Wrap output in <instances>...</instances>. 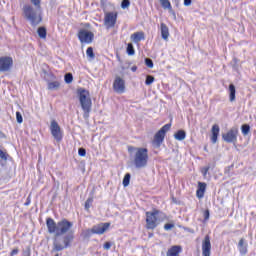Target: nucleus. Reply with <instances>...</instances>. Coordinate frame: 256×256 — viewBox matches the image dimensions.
I'll return each instance as SVG.
<instances>
[{
  "mask_svg": "<svg viewBox=\"0 0 256 256\" xmlns=\"http://www.w3.org/2000/svg\"><path fill=\"white\" fill-rule=\"evenodd\" d=\"M185 137H187V133H185V130H179L177 133L174 134V139H176V141H185Z\"/></svg>",
  "mask_w": 256,
  "mask_h": 256,
  "instance_id": "4be33fe9",
  "label": "nucleus"
},
{
  "mask_svg": "<svg viewBox=\"0 0 256 256\" xmlns=\"http://www.w3.org/2000/svg\"><path fill=\"white\" fill-rule=\"evenodd\" d=\"M37 33L40 39H47V29L45 27H39Z\"/></svg>",
  "mask_w": 256,
  "mask_h": 256,
  "instance_id": "393cba45",
  "label": "nucleus"
},
{
  "mask_svg": "<svg viewBox=\"0 0 256 256\" xmlns=\"http://www.w3.org/2000/svg\"><path fill=\"white\" fill-rule=\"evenodd\" d=\"M209 210L204 211V220L209 221Z\"/></svg>",
  "mask_w": 256,
  "mask_h": 256,
  "instance_id": "a19ab883",
  "label": "nucleus"
},
{
  "mask_svg": "<svg viewBox=\"0 0 256 256\" xmlns=\"http://www.w3.org/2000/svg\"><path fill=\"white\" fill-rule=\"evenodd\" d=\"M161 6L163 7V9H171V2L169 0H160Z\"/></svg>",
  "mask_w": 256,
  "mask_h": 256,
  "instance_id": "cd10ccee",
  "label": "nucleus"
},
{
  "mask_svg": "<svg viewBox=\"0 0 256 256\" xmlns=\"http://www.w3.org/2000/svg\"><path fill=\"white\" fill-rule=\"evenodd\" d=\"M247 242H245V239L241 238L238 243V249L241 255H247Z\"/></svg>",
  "mask_w": 256,
  "mask_h": 256,
  "instance_id": "f3484780",
  "label": "nucleus"
},
{
  "mask_svg": "<svg viewBox=\"0 0 256 256\" xmlns=\"http://www.w3.org/2000/svg\"><path fill=\"white\" fill-rule=\"evenodd\" d=\"M23 15L29 23L35 27L43 21V8L32 6V5H25L23 7Z\"/></svg>",
  "mask_w": 256,
  "mask_h": 256,
  "instance_id": "f03ea898",
  "label": "nucleus"
},
{
  "mask_svg": "<svg viewBox=\"0 0 256 256\" xmlns=\"http://www.w3.org/2000/svg\"><path fill=\"white\" fill-rule=\"evenodd\" d=\"M179 253H181V246H172L168 250L167 256H179Z\"/></svg>",
  "mask_w": 256,
  "mask_h": 256,
  "instance_id": "aec40b11",
  "label": "nucleus"
},
{
  "mask_svg": "<svg viewBox=\"0 0 256 256\" xmlns=\"http://www.w3.org/2000/svg\"><path fill=\"white\" fill-rule=\"evenodd\" d=\"M111 227L110 223H100L92 227L94 235H103Z\"/></svg>",
  "mask_w": 256,
  "mask_h": 256,
  "instance_id": "4468645a",
  "label": "nucleus"
},
{
  "mask_svg": "<svg viewBox=\"0 0 256 256\" xmlns=\"http://www.w3.org/2000/svg\"><path fill=\"white\" fill-rule=\"evenodd\" d=\"M147 161H149V154L147 148H137L134 157V165L137 169H143L147 167Z\"/></svg>",
  "mask_w": 256,
  "mask_h": 256,
  "instance_id": "20e7f679",
  "label": "nucleus"
},
{
  "mask_svg": "<svg viewBox=\"0 0 256 256\" xmlns=\"http://www.w3.org/2000/svg\"><path fill=\"white\" fill-rule=\"evenodd\" d=\"M219 131H221V129L219 128V126L217 124H214L212 126V129H211V133H212V136H211V141L212 143L215 145V143H217V139L219 137Z\"/></svg>",
  "mask_w": 256,
  "mask_h": 256,
  "instance_id": "dca6fc26",
  "label": "nucleus"
},
{
  "mask_svg": "<svg viewBox=\"0 0 256 256\" xmlns=\"http://www.w3.org/2000/svg\"><path fill=\"white\" fill-rule=\"evenodd\" d=\"M202 256H211V238L206 235L202 242Z\"/></svg>",
  "mask_w": 256,
  "mask_h": 256,
  "instance_id": "ddd939ff",
  "label": "nucleus"
},
{
  "mask_svg": "<svg viewBox=\"0 0 256 256\" xmlns=\"http://www.w3.org/2000/svg\"><path fill=\"white\" fill-rule=\"evenodd\" d=\"M169 13L174 17V19H177V15L175 14V11H173V8L169 9Z\"/></svg>",
  "mask_w": 256,
  "mask_h": 256,
  "instance_id": "79ce46f5",
  "label": "nucleus"
},
{
  "mask_svg": "<svg viewBox=\"0 0 256 256\" xmlns=\"http://www.w3.org/2000/svg\"><path fill=\"white\" fill-rule=\"evenodd\" d=\"M184 5H185V7H190L191 0H184Z\"/></svg>",
  "mask_w": 256,
  "mask_h": 256,
  "instance_id": "c03bdc74",
  "label": "nucleus"
},
{
  "mask_svg": "<svg viewBox=\"0 0 256 256\" xmlns=\"http://www.w3.org/2000/svg\"><path fill=\"white\" fill-rule=\"evenodd\" d=\"M46 227L48 229V233L55 236L53 241V251H63V249H67V247H69L73 241V235L68 234L63 238L59 237H61V235H65V233H68L71 227H73V222L63 219L56 223L52 218H47Z\"/></svg>",
  "mask_w": 256,
  "mask_h": 256,
  "instance_id": "f257e3e1",
  "label": "nucleus"
},
{
  "mask_svg": "<svg viewBox=\"0 0 256 256\" xmlns=\"http://www.w3.org/2000/svg\"><path fill=\"white\" fill-rule=\"evenodd\" d=\"M250 131H251V126H249V124H244L241 126V132H242V135H244V137H247Z\"/></svg>",
  "mask_w": 256,
  "mask_h": 256,
  "instance_id": "a878e982",
  "label": "nucleus"
},
{
  "mask_svg": "<svg viewBox=\"0 0 256 256\" xmlns=\"http://www.w3.org/2000/svg\"><path fill=\"white\" fill-rule=\"evenodd\" d=\"M59 87H61V83H59V81H54V82L48 83V89L50 91H57V89H59Z\"/></svg>",
  "mask_w": 256,
  "mask_h": 256,
  "instance_id": "b1692460",
  "label": "nucleus"
},
{
  "mask_svg": "<svg viewBox=\"0 0 256 256\" xmlns=\"http://www.w3.org/2000/svg\"><path fill=\"white\" fill-rule=\"evenodd\" d=\"M78 155L80 157H85V155H87V150H85V148H79Z\"/></svg>",
  "mask_w": 256,
  "mask_h": 256,
  "instance_id": "e433bc0d",
  "label": "nucleus"
},
{
  "mask_svg": "<svg viewBox=\"0 0 256 256\" xmlns=\"http://www.w3.org/2000/svg\"><path fill=\"white\" fill-rule=\"evenodd\" d=\"M29 203H30V202H29V201H27V202L25 203V205H29Z\"/></svg>",
  "mask_w": 256,
  "mask_h": 256,
  "instance_id": "8fccbe9b",
  "label": "nucleus"
},
{
  "mask_svg": "<svg viewBox=\"0 0 256 256\" xmlns=\"http://www.w3.org/2000/svg\"><path fill=\"white\" fill-rule=\"evenodd\" d=\"M115 93L123 94L125 92V80L121 76H116L113 82Z\"/></svg>",
  "mask_w": 256,
  "mask_h": 256,
  "instance_id": "f8f14e48",
  "label": "nucleus"
},
{
  "mask_svg": "<svg viewBox=\"0 0 256 256\" xmlns=\"http://www.w3.org/2000/svg\"><path fill=\"white\" fill-rule=\"evenodd\" d=\"M50 131L52 137L57 141L58 143L62 141L63 139V132L61 131V126H59V123L57 121L52 120L50 124Z\"/></svg>",
  "mask_w": 256,
  "mask_h": 256,
  "instance_id": "0eeeda50",
  "label": "nucleus"
},
{
  "mask_svg": "<svg viewBox=\"0 0 256 256\" xmlns=\"http://www.w3.org/2000/svg\"><path fill=\"white\" fill-rule=\"evenodd\" d=\"M103 247L106 251H109L111 249V242H106Z\"/></svg>",
  "mask_w": 256,
  "mask_h": 256,
  "instance_id": "ea45409f",
  "label": "nucleus"
},
{
  "mask_svg": "<svg viewBox=\"0 0 256 256\" xmlns=\"http://www.w3.org/2000/svg\"><path fill=\"white\" fill-rule=\"evenodd\" d=\"M127 54L128 55H135V48L131 43L127 45Z\"/></svg>",
  "mask_w": 256,
  "mask_h": 256,
  "instance_id": "7c9ffc66",
  "label": "nucleus"
},
{
  "mask_svg": "<svg viewBox=\"0 0 256 256\" xmlns=\"http://www.w3.org/2000/svg\"><path fill=\"white\" fill-rule=\"evenodd\" d=\"M131 41L133 43H139L141 41H145V33L143 32H135L130 36Z\"/></svg>",
  "mask_w": 256,
  "mask_h": 256,
  "instance_id": "2eb2a0df",
  "label": "nucleus"
},
{
  "mask_svg": "<svg viewBox=\"0 0 256 256\" xmlns=\"http://www.w3.org/2000/svg\"><path fill=\"white\" fill-rule=\"evenodd\" d=\"M19 253V249L15 248L11 252V256L17 255Z\"/></svg>",
  "mask_w": 256,
  "mask_h": 256,
  "instance_id": "37998d69",
  "label": "nucleus"
},
{
  "mask_svg": "<svg viewBox=\"0 0 256 256\" xmlns=\"http://www.w3.org/2000/svg\"><path fill=\"white\" fill-rule=\"evenodd\" d=\"M95 37V35L93 34V32L86 30V29H81L78 32V39L81 43H93V38Z\"/></svg>",
  "mask_w": 256,
  "mask_h": 256,
  "instance_id": "9d476101",
  "label": "nucleus"
},
{
  "mask_svg": "<svg viewBox=\"0 0 256 256\" xmlns=\"http://www.w3.org/2000/svg\"><path fill=\"white\" fill-rule=\"evenodd\" d=\"M163 214L158 210L146 212V229H156V227L163 221L161 218Z\"/></svg>",
  "mask_w": 256,
  "mask_h": 256,
  "instance_id": "39448f33",
  "label": "nucleus"
},
{
  "mask_svg": "<svg viewBox=\"0 0 256 256\" xmlns=\"http://www.w3.org/2000/svg\"><path fill=\"white\" fill-rule=\"evenodd\" d=\"M130 6H131V2L129 0H123L121 3L122 9H129Z\"/></svg>",
  "mask_w": 256,
  "mask_h": 256,
  "instance_id": "473e14b6",
  "label": "nucleus"
},
{
  "mask_svg": "<svg viewBox=\"0 0 256 256\" xmlns=\"http://www.w3.org/2000/svg\"><path fill=\"white\" fill-rule=\"evenodd\" d=\"M160 29L162 39H164V41H169V27H167L165 23H161Z\"/></svg>",
  "mask_w": 256,
  "mask_h": 256,
  "instance_id": "a211bd4d",
  "label": "nucleus"
},
{
  "mask_svg": "<svg viewBox=\"0 0 256 256\" xmlns=\"http://www.w3.org/2000/svg\"><path fill=\"white\" fill-rule=\"evenodd\" d=\"M86 55L90 59H95V53L93 52V48L88 47L87 50H86Z\"/></svg>",
  "mask_w": 256,
  "mask_h": 256,
  "instance_id": "c85d7f7f",
  "label": "nucleus"
},
{
  "mask_svg": "<svg viewBox=\"0 0 256 256\" xmlns=\"http://www.w3.org/2000/svg\"><path fill=\"white\" fill-rule=\"evenodd\" d=\"M207 188V184L203 182L198 183V189H197V197L198 199H203V196L205 195V189Z\"/></svg>",
  "mask_w": 256,
  "mask_h": 256,
  "instance_id": "6ab92c4d",
  "label": "nucleus"
},
{
  "mask_svg": "<svg viewBox=\"0 0 256 256\" xmlns=\"http://www.w3.org/2000/svg\"><path fill=\"white\" fill-rule=\"evenodd\" d=\"M65 83H73V74L67 73L64 76Z\"/></svg>",
  "mask_w": 256,
  "mask_h": 256,
  "instance_id": "2f4dec72",
  "label": "nucleus"
},
{
  "mask_svg": "<svg viewBox=\"0 0 256 256\" xmlns=\"http://www.w3.org/2000/svg\"><path fill=\"white\" fill-rule=\"evenodd\" d=\"M239 135V128L232 127L227 133L222 135L225 143H237V137Z\"/></svg>",
  "mask_w": 256,
  "mask_h": 256,
  "instance_id": "6e6552de",
  "label": "nucleus"
},
{
  "mask_svg": "<svg viewBox=\"0 0 256 256\" xmlns=\"http://www.w3.org/2000/svg\"><path fill=\"white\" fill-rule=\"evenodd\" d=\"M11 67H13L12 57H9V56L0 57V71L2 73L11 71Z\"/></svg>",
  "mask_w": 256,
  "mask_h": 256,
  "instance_id": "9b49d317",
  "label": "nucleus"
},
{
  "mask_svg": "<svg viewBox=\"0 0 256 256\" xmlns=\"http://www.w3.org/2000/svg\"><path fill=\"white\" fill-rule=\"evenodd\" d=\"M131 181V174L127 173L125 174L124 178H123V186L124 187H129V183Z\"/></svg>",
  "mask_w": 256,
  "mask_h": 256,
  "instance_id": "bb28decb",
  "label": "nucleus"
},
{
  "mask_svg": "<svg viewBox=\"0 0 256 256\" xmlns=\"http://www.w3.org/2000/svg\"><path fill=\"white\" fill-rule=\"evenodd\" d=\"M86 202H87V204H90V205H91V203H93V198H88V199L86 200Z\"/></svg>",
  "mask_w": 256,
  "mask_h": 256,
  "instance_id": "de8ad7c7",
  "label": "nucleus"
},
{
  "mask_svg": "<svg viewBox=\"0 0 256 256\" xmlns=\"http://www.w3.org/2000/svg\"><path fill=\"white\" fill-rule=\"evenodd\" d=\"M208 172H209V167H206L202 170L204 177H205V175H207Z\"/></svg>",
  "mask_w": 256,
  "mask_h": 256,
  "instance_id": "a18cd8bd",
  "label": "nucleus"
},
{
  "mask_svg": "<svg viewBox=\"0 0 256 256\" xmlns=\"http://www.w3.org/2000/svg\"><path fill=\"white\" fill-rule=\"evenodd\" d=\"M131 70H132L133 72H135V71H137V67H132Z\"/></svg>",
  "mask_w": 256,
  "mask_h": 256,
  "instance_id": "09e8293b",
  "label": "nucleus"
},
{
  "mask_svg": "<svg viewBox=\"0 0 256 256\" xmlns=\"http://www.w3.org/2000/svg\"><path fill=\"white\" fill-rule=\"evenodd\" d=\"M117 23V12H106L104 16V26L106 29H113Z\"/></svg>",
  "mask_w": 256,
  "mask_h": 256,
  "instance_id": "1a4fd4ad",
  "label": "nucleus"
},
{
  "mask_svg": "<svg viewBox=\"0 0 256 256\" xmlns=\"http://www.w3.org/2000/svg\"><path fill=\"white\" fill-rule=\"evenodd\" d=\"M34 7H41V0H30Z\"/></svg>",
  "mask_w": 256,
  "mask_h": 256,
  "instance_id": "58836bf2",
  "label": "nucleus"
},
{
  "mask_svg": "<svg viewBox=\"0 0 256 256\" xmlns=\"http://www.w3.org/2000/svg\"><path fill=\"white\" fill-rule=\"evenodd\" d=\"M16 120L19 124L23 123V115H21V112H16Z\"/></svg>",
  "mask_w": 256,
  "mask_h": 256,
  "instance_id": "c9c22d12",
  "label": "nucleus"
},
{
  "mask_svg": "<svg viewBox=\"0 0 256 256\" xmlns=\"http://www.w3.org/2000/svg\"><path fill=\"white\" fill-rule=\"evenodd\" d=\"M154 82H155V77H153L152 75L146 76L145 85H152V83Z\"/></svg>",
  "mask_w": 256,
  "mask_h": 256,
  "instance_id": "c756f323",
  "label": "nucleus"
},
{
  "mask_svg": "<svg viewBox=\"0 0 256 256\" xmlns=\"http://www.w3.org/2000/svg\"><path fill=\"white\" fill-rule=\"evenodd\" d=\"M91 235H95V233L93 232V228L88 229V230L83 232V236L86 237V238L91 237Z\"/></svg>",
  "mask_w": 256,
  "mask_h": 256,
  "instance_id": "72a5a7b5",
  "label": "nucleus"
},
{
  "mask_svg": "<svg viewBox=\"0 0 256 256\" xmlns=\"http://www.w3.org/2000/svg\"><path fill=\"white\" fill-rule=\"evenodd\" d=\"M145 65H147L149 69H153V60H151V58H146Z\"/></svg>",
  "mask_w": 256,
  "mask_h": 256,
  "instance_id": "f704fd0d",
  "label": "nucleus"
},
{
  "mask_svg": "<svg viewBox=\"0 0 256 256\" xmlns=\"http://www.w3.org/2000/svg\"><path fill=\"white\" fill-rule=\"evenodd\" d=\"M90 207H91V204H87V202H85V209H86V211H89Z\"/></svg>",
  "mask_w": 256,
  "mask_h": 256,
  "instance_id": "49530a36",
  "label": "nucleus"
},
{
  "mask_svg": "<svg viewBox=\"0 0 256 256\" xmlns=\"http://www.w3.org/2000/svg\"><path fill=\"white\" fill-rule=\"evenodd\" d=\"M8 157H9V154H7V152L0 149V165L2 167H5L7 165Z\"/></svg>",
  "mask_w": 256,
  "mask_h": 256,
  "instance_id": "412c9836",
  "label": "nucleus"
},
{
  "mask_svg": "<svg viewBox=\"0 0 256 256\" xmlns=\"http://www.w3.org/2000/svg\"><path fill=\"white\" fill-rule=\"evenodd\" d=\"M174 227H175V224H172V223H167L164 225L165 231H171V229H173Z\"/></svg>",
  "mask_w": 256,
  "mask_h": 256,
  "instance_id": "4c0bfd02",
  "label": "nucleus"
},
{
  "mask_svg": "<svg viewBox=\"0 0 256 256\" xmlns=\"http://www.w3.org/2000/svg\"><path fill=\"white\" fill-rule=\"evenodd\" d=\"M235 93H236L235 85L230 84L229 85V101L231 103H233V101H235Z\"/></svg>",
  "mask_w": 256,
  "mask_h": 256,
  "instance_id": "5701e85b",
  "label": "nucleus"
},
{
  "mask_svg": "<svg viewBox=\"0 0 256 256\" xmlns=\"http://www.w3.org/2000/svg\"><path fill=\"white\" fill-rule=\"evenodd\" d=\"M170 129H171V124H166L155 134L153 143L154 145H156V147L161 146V144L163 143V140L165 139L166 133Z\"/></svg>",
  "mask_w": 256,
  "mask_h": 256,
  "instance_id": "423d86ee",
  "label": "nucleus"
},
{
  "mask_svg": "<svg viewBox=\"0 0 256 256\" xmlns=\"http://www.w3.org/2000/svg\"><path fill=\"white\" fill-rule=\"evenodd\" d=\"M77 95L82 111H84V119H88L89 114L91 113V107L93 106L91 94L85 88H78Z\"/></svg>",
  "mask_w": 256,
  "mask_h": 256,
  "instance_id": "7ed1b4c3",
  "label": "nucleus"
}]
</instances>
